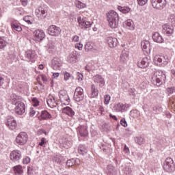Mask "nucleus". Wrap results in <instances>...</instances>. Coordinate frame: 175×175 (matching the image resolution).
I'll use <instances>...</instances> for the list:
<instances>
[{
	"label": "nucleus",
	"instance_id": "f8f14e48",
	"mask_svg": "<svg viewBox=\"0 0 175 175\" xmlns=\"http://www.w3.org/2000/svg\"><path fill=\"white\" fill-rule=\"evenodd\" d=\"M22 157L21 151L18 150H14L10 153V159L12 162H20V159H21Z\"/></svg>",
	"mask_w": 175,
	"mask_h": 175
},
{
	"label": "nucleus",
	"instance_id": "aec40b11",
	"mask_svg": "<svg viewBox=\"0 0 175 175\" xmlns=\"http://www.w3.org/2000/svg\"><path fill=\"white\" fill-rule=\"evenodd\" d=\"M94 83L99 84V87H103L105 84V78H103L102 75H96L93 77Z\"/></svg>",
	"mask_w": 175,
	"mask_h": 175
},
{
	"label": "nucleus",
	"instance_id": "bb28decb",
	"mask_svg": "<svg viewBox=\"0 0 175 175\" xmlns=\"http://www.w3.org/2000/svg\"><path fill=\"white\" fill-rule=\"evenodd\" d=\"M129 57V51H128L126 50H123L120 55V59L122 62H123V64H125V62H126V61H128Z\"/></svg>",
	"mask_w": 175,
	"mask_h": 175
},
{
	"label": "nucleus",
	"instance_id": "0eeeda50",
	"mask_svg": "<svg viewBox=\"0 0 175 175\" xmlns=\"http://www.w3.org/2000/svg\"><path fill=\"white\" fill-rule=\"evenodd\" d=\"M151 4L154 9L162 10L166 6V1L165 0H150Z\"/></svg>",
	"mask_w": 175,
	"mask_h": 175
},
{
	"label": "nucleus",
	"instance_id": "f3484780",
	"mask_svg": "<svg viewBox=\"0 0 175 175\" xmlns=\"http://www.w3.org/2000/svg\"><path fill=\"white\" fill-rule=\"evenodd\" d=\"M129 107H131V105L129 104L118 103L115 105V110L118 112L121 111V113H124V111H126Z\"/></svg>",
	"mask_w": 175,
	"mask_h": 175
},
{
	"label": "nucleus",
	"instance_id": "09e8293b",
	"mask_svg": "<svg viewBox=\"0 0 175 175\" xmlns=\"http://www.w3.org/2000/svg\"><path fill=\"white\" fill-rule=\"evenodd\" d=\"M110 99H111L110 95H109V94L105 95V104L109 105V103L110 102Z\"/></svg>",
	"mask_w": 175,
	"mask_h": 175
},
{
	"label": "nucleus",
	"instance_id": "c03bdc74",
	"mask_svg": "<svg viewBox=\"0 0 175 175\" xmlns=\"http://www.w3.org/2000/svg\"><path fill=\"white\" fill-rule=\"evenodd\" d=\"M31 102L33 103V106H34L35 107H36L37 106H39V100H38V98H33L31 99Z\"/></svg>",
	"mask_w": 175,
	"mask_h": 175
},
{
	"label": "nucleus",
	"instance_id": "c9c22d12",
	"mask_svg": "<svg viewBox=\"0 0 175 175\" xmlns=\"http://www.w3.org/2000/svg\"><path fill=\"white\" fill-rule=\"evenodd\" d=\"M15 174H23V166L18 165L14 167Z\"/></svg>",
	"mask_w": 175,
	"mask_h": 175
},
{
	"label": "nucleus",
	"instance_id": "c85d7f7f",
	"mask_svg": "<svg viewBox=\"0 0 175 175\" xmlns=\"http://www.w3.org/2000/svg\"><path fill=\"white\" fill-rule=\"evenodd\" d=\"M125 25L127 29H130V31L135 30V23H133V21L132 20L129 19L126 21Z\"/></svg>",
	"mask_w": 175,
	"mask_h": 175
},
{
	"label": "nucleus",
	"instance_id": "72a5a7b5",
	"mask_svg": "<svg viewBox=\"0 0 175 175\" xmlns=\"http://www.w3.org/2000/svg\"><path fill=\"white\" fill-rule=\"evenodd\" d=\"M41 118L42 120H49V118H51V114L47 111H42L41 112Z\"/></svg>",
	"mask_w": 175,
	"mask_h": 175
},
{
	"label": "nucleus",
	"instance_id": "6e6d98bb",
	"mask_svg": "<svg viewBox=\"0 0 175 175\" xmlns=\"http://www.w3.org/2000/svg\"><path fill=\"white\" fill-rule=\"evenodd\" d=\"M35 114H36V111H35V109H33V108H30L29 116L30 117H33V116H35Z\"/></svg>",
	"mask_w": 175,
	"mask_h": 175
},
{
	"label": "nucleus",
	"instance_id": "603ef678",
	"mask_svg": "<svg viewBox=\"0 0 175 175\" xmlns=\"http://www.w3.org/2000/svg\"><path fill=\"white\" fill-rule=\"evenodd\" d=\"M83 74L80 73V72H77V80L79 81H83Z\"/></svg>",
	"mask_w": 175,
	"mask_h": 175
},
{
	"label": "nucleus",
	"instance_id": "a211bd4d",
	"mask_svg": "<svg viewBox=\"0 0 175 175\" xmlns=\"http://www.w3.org/2000/svg\"><path fill=\"white\" fill-rule=\"evenodd\" d=\"M107 42L111 49H114L118 46V40L113 37H107L106 38Z\"/></svg>",
	"mask_w": 175,
	"mask_h": 175
},
{
	"label": "nucleus",
	"instance_id": "ddd939ff",
	"mask_svg": "<svg viewBox=\"0 0 175 175\" xmlns=\"http://www.w3.org/2000/svg\"><path fill=\"white\" fill-rule=\"evenodd\" d=\"M33 36L36 42H42L46 38V34L43 30L37 29L33 31Z\"/></svg>",
	"mask_w": 175,
	"mask_h": 175
},
{
	"label": "nucleus",
	"instance_id": "5701e85b",
	"mask_svg": "<svg viewBox=\"0 0 175 175\" xmlns=\"http://www.w3.org/2000/svg\"><path fill=\"white\" fill-rule=\"evenodd\" d=\"M150 64V59L148 57H144L140 62H137V66L142 69H144L148 66Z\"/></svg>",
	"mask_w": 175,
	"mask_h": 175
},
{
	"label": "nucleus",
	"instance_id": "3c124183",
	"mask_svg": "<svg viewBox=\"0 0 175 175\" xmlns=\"http://www.w3.org/2000/svg\"><path fill=\"white\" fill-rule=\"evenodd\" d=\"M64 75L65 81H68V80H69V79H70V74L68 72H64Z\"/></svg>",
	"mask_w": 175,
	"mask_h": 175
},
{
	"label": "nucleus",
	"instance_id": "a878e982",
	"mask_svg": "<svg viewBox=\"0 0 175 175\" xmlns=\"http://www.w3.org/2000/svg\"><path fill=\"white\" fill-rule=\"evenodd\" d=\"M47 105L49 107H55L58 105V101L55 99V97L51 96L48 97Z\"/></svg>",
	"mask_w": 175,
	"mask_h": 175
},
{
	"label": "nucleus",
	"instance_id": "473e14b6",
	"mask_svg": "<svg viewBox=\"0 0 175 175\" xmlns=\"http://www.w3.org/2000/svg\"><path fill=\"white\" fill-rule=\"evenodd\" d=\"M107 173L109 175H116L117 174V171L116 170V168L114 167V166L111 165H109L107 166Z\"/></svg>",
	"mask_w": 175,
	"mask_h": 175
},
{
	"label": "nucleus",
	"instance_id": "13d9d810",
	"mask_svg": "<svg viewBox=\"0 0 175 175\" xmlns=\"http://www.w3.org/2000/svg\"><path fill=\"white\" fill-rule=\"evenodd\" d=\"M75 49H78V50H80V51L83 50V44L81 43H77L75 44Z\"/></svg>",
	"mask_w": 175,
	"mask_h": 175
},
{
	"label": "nucleus",
	"instance_id": "4468645a",
	"mask_svg": "<svg viewBox=\"0 0 175 175\" xmlns=\"http://www.w3.org/2000/svg\"><path fill=\"white\" fill-rule=\"evenodd\" d=\"M5 124L11 131H14L17 128V122L14 120V118H8Z\"/></svg>",
	"mask_w": 175,
	"mask_h": 175
},
{
	"label": "nucleus",
	"instance_id": "7ed1b4c3",
	"mask_svg": "<svg viewBox=\"0 0 175 175\" xmlns=\"http://www.w3.org/2000/svg\"><path fill=\"white\" fill-rule=\"evenodd\" d=\"M107 18L110 28L114 29L118 27L120 18L118 17V14H117L114 10H111L107 14Z\"/></svg>",
	"mask_w": 175,
	"mask_h": 175
},
{
	"label": "nucleus",
	"instance_id": "864d4df0",
	"mask_svg": "<svg viewBox=\"0 0 175 175\" xmlns=\"http://www.w3.org/2000/svg\"><path fill=\"white\" fill-rule=\"evenodd\" d=\"M39 146H40L41 147H44L46 146V138L42 137L41 139V141L39 143Z\"/></svg>",
	"mask_w": 175,
	"mask_h": 175
},
{
	"label": "nucleus",
	"instance_id": "6e6552de",
	"mask_svg": "<svg viewBox=\"0 0 175 175\" xmlns=\"http://www.w3.org/2000/svg\"><path fill=\"white\" fill-rule=\"evenodd\" d=\"M59 98L61 103L64 105H69L70 102V99L69 98V96L68 95V92L66 90H60L59 92Z\"/></svg>",
	"mask_w": 175,
	"mask_h": 175
},
{
	"label": "nucleus",
	"instance_id": "4be33fe9",
	"mask_svg": "<svg viewBox=\"0 0 175 175\" xmlns=\"http://www.w3.org/2000/svg\"><path fill=\"white\" fill-rule=\"evenodd\" d=\"M36 57V54L35 53V51H26L25 58L27 59V61H31V62H35Z\"/></svg>",
	"mask_w": 175,
	"mask_h": 175
},
{
	"label": "nucleus",
	"instance_id": "423d86ee",
	"mask_svg": "<svg viewBox=\"0 0 175 175\" xmlns=\"http://www.w3.org/2000/svg\"><path fill=\"white\" fill-rule=\"evenodd\" d=\"M163 169L165 172L170 173L174 170V163L173 159L168 157L163 163Z\"/></svg>",
	"mask_w": 175,
	"mask_h": 175
},
{
	"label": "nucleus",
	"instance_id": "79ce46f5",
	"mask_svg": "<svg viewBox=\"0 0 175 175\" xmlns=\"http://www.w3.org/2000/svg\"><path fill=\"white\" fill-rule=\"evenodd\" d=\"M135 143L139 144V146H142L144 143V138L143 137H137L135 138Z\"/></svg>",
	"mask_w": 175,
	"mask_h": 175
},
{
	"label": "nucleus",
	"instance_id": "052dcab7",
	"mask_svg": "<svg viewBox=\"0 0 175 175\" xmlns=\"http://www.w3.org/2000/svg\"><path fill=\"white\" fill-rule=\"evenodd\" d=\"M8 57L11 61H14V59H16V55H14V53H10Z\"/></svg>",
	"mask_w": 175,
	"mask_h": 175
},
{
	"label": "nucleus",
	"instance_id": "412c9836",
	"mask_svg": "<svg viewBox=\"0 0 175 175\" xmlns=\"http://www.w3.org/2000/svg\"><path fill=\"white\" fill-rule=\"evenodd\" d=\"M87 126L81 125L77 128V131L79 133L80 136L81 137H86V136H88V130Z\"/></svg>",
	"mask_w": 175,
	"mask_h": 175
},
{
	"label": "nucleus",
	"instance_id": "b1692460",
	"mask_svg": "<svg viewBox=\"0 0 175 175\" xmlns=\"http://www.w3.org/2000/svg\"><path fill=\"white\" fill-rule=\"evenodd\" d=\"M141 47L144 51H146V53H150L151 50L150 42L146 40L142 41Z\"/></svg>",
	"mask_w": 175,
	"mask_h": 175
},
{
	"label": "nucleus",
	"instance_id": "e433bc0d",
	"mask_svg": "<svg viewBox=\"0 0 175 175\" xmlns=\"http://www.w3.org/2000/svg\"><path fill=\"white\" fill-rule=\"evenodd\" d=\"M11 27L14 31H17V32H21L23 31V28L21 26L18 25L17 23H11Z\"/></svg>",
	"mask_w": 175,
	"mask_h": 175
},
{
	"label": "nucleus",
	"instance_id": "bf43d9fd",
	"mask_svg": "<svg viewBox=\"0 0 175 175\" xmlns=\"http://www.w3.org/2000/svg\"><path fill=\"white\" fill-rule=\"evenodd\" d=\"M120 124L122 126H124V128L128 126V124L126 123L125 118H123L120 120Z\"/></svg>",
	"mask_w": 175,
	"mask_h": 175
},
{
	"label": "nucleus",
	"instance_id": "9d476101",
	"mask_svg": "<svg viewBox=\"0 0 175 175\" xmlns=\"http://www.w3.org/2000/svg\"><path fill=\"white\" fill-rule=\"evenodd\" d=\"M154 61L155 64L159 66L167 65V62H169V58L167 57V56L157 55L154 57Z\"/></svg>",
	"mask_w": 175,
	"mask_h": 175
},
{
	"label": "nucleus",
	"instance_id": "37998d69",
	"mask_svg": "<svg viewBox=\"0 0 175 175\" xmlns=\"http://www.w3.org/2000/svg\"><path fill=\"white\" fill-rule=\"evenodd\" d=\"M168 20H169L170 23H172V25H174L175 27V15L174 14L170 15Z\"/></svg>",
	"mask_w": 175,
	"mask_h": 175
},
{
	"label": "nucleus",
	"instance_id": "5fc2aeb1",
	"mask_svg": "<svg viewBox=\"0 0 175 175\" xmlns=\"http://www.w3.org/2000/svg\"><path fill=\"white\" fill-rule=\"evenodd\" d=\"M124 173H126L127 175L132 174V169H131L129 167H126Z\"/></svg>",
	"mask_w": 175,
	"mask_h": 175
},
{
	"label": "nucleus",
	"instance_id": "e2e57ef3",
	"mask_svg": "<svg viewBox=\"0 0 175 175\" xmlns=\"http://www.w3.org/2000/svg\"><path fill=\"white\" fill-rule=\"evenodd\" d=\"M21 2L23 6H27L28 5V0H21Z\"/></svg>",
	"mask_w": 175,
	"mask_h": 175
},
{
	"label": "nucleus",
	"instance_id": "f03ea898",
	"mask_svg": "<svg viewBox=\"0 0 175 175\" xmlns=\"http://www.w3.org/2000/svg\"><path fill=\"white\" fill-rule=\"evenodd\" d=\"M166 80V75L162 72L160 71H156L153 76L152 77V83L154 84V85H157V87H160L165 83V81Z\"/></svg>",
	"mask_w": 175,
	"mask_h": 175
},
{
	"label": "nucleus",
	"instance_id": "69168bd1",
	"mask_svg": "<svg viewBox=\"0 0 175 175\" xmlns=\"http://www.w3.org/2000/svg\"><path fill=\"white\" fill-rule=\"evenodd\" d=\"M72 42H79V36H74L72 37Z\"/></svg>",
	"mask_w": 175,
	"mask_h": 175
},
{
	"label": "nucleus",
	"instance_id": "39448f33",
	"mask_svg": "<svg viewBox=\"0 0 175 175\" xmlns=\"http://www.w3.org/2000/svg\"><path fill=\"white\" fill-rule=\"evenodd\" d=\"M77 21L79 23V27L81 28H85V29L91 28V25H92V23L90 22L88 19L84 16H79L77 18Z\"/></svg>",
	"mask_w": 175,
	"mask_h": 175
},
{
	"label": "nucleus",
	"instance_id": "0e129e2a",
	"mask_svg": "<svg viewBox=\"0 0 175 175\" xmlns=\"http://www.w3.org/2000/svg\"><path fill=\"white\" fill-rule=\"evenodd\" d=\"M170 103L172 104V106H175V96L172 98V99L170 100Z\"/></svg>",
	"mask_w": 175,
	"mask_h": 175
},
{
	"label": "nucleus",
	"instance_id": "4c0bfd02",
	"mask_svg": "<svg viewBox=\"0 0 175 175\" xmlns=\"http://www.w3.org/2000/svg\"><path fill=\"white\" fill-rule=\"evenodd\" d=\"M76 162H79V159H71L67 161L66 162V166H68V167H70L73 166L76 163Z\"/></svg>",
	"mask_w": 175,
	"mask_h": 175
},
{
	"label": "nucleus",
	"instance_id": "2eb2a0df",
	"mask_svg": "<svg viewBox=\"0 0 175 175\" xmlns=\"http://www.w3.org/2000/svg\"><path fill=\"white\" fill-rule=\"evenodd\" d=\"M48 33L51 36H59L61 34V28L55 25H51L48 28Z\"/></svg>",
	"mask_w": 175,
	"mask_h": 175
},
{
	"label": "nucleus",
	"instance_id": "6ab92c4d",
	"mask_svg": "<svg viewBox=\"0 0 175 175\" xmlns=\"http://www.w3.org/2000/svg\"><path fill=\"white\" fill-rule=\"evenodd\" d=\"M163 32L165 35H167V36H172L174 32L173 27L169 24H164L163 25Z\"/></svg>",
	"mask_w": 175,
	"mask_h": 175
},
{
	"label": "nucleus",
	"instance_id": "1a4fd4ad",
	"mask_svg": "<svg viewBox=\"0 0 175 175\" xmlns=\"http://www.w3.org/2000/svg\"><path fill=\"white\" fill-rule=\"evenodd\" d=\"M74 99L76 102H81L84 99V90L83 88L78 87L75 89Z\"/></svg>",
	"mask_w": 175,
	"mask_h": 175
},
{
	"label": "nucleus",
	"instance_id": "a18cd8bd",
	"mask_svg": "<svg viewBox=\"0 0 175 175\" xmlns=\"http://www.w3.org/2000/svg\"><path fill=\"white\" fill-rule=\"evenodd\" d=\"M31 18H32V16H27L23 18L24 21L27 23V24H32V22H31Z\"/></svg>",
	"mask_w": 175,
	"mask_h": 175
},
{
	"label": "nucleus",
	"instance_id": "7c9ffc66",
	"mask_svg": "<svg viewBox=\"0 0 175 175\" xmlns=\"http://www.w3.org/2000/svg\"><path fill=\"white\" fill-rule=\"evenodd\" d=\"M63 113H65V114H67V116H69L70 117H73V116H75V111L69 107H64L63 109Z\"/></svg>",
	"mask_w": 175,
	"mask_h": 175
},
{
	"label": "nucleus",
	"instance_id": "9b49d317",
	"mask_svg": "<svg viewBox=\"0 0 175 175\" xmlns=\"http://www.w3.org/2000/svg\"><path fill=\"white\" fill-rule=\"evenodd\" d=\"M79 59L80 54H79L76 51H74L67 57V62L69 64H76Z\"/></svg>",
	"mask_w": 175,
	"mask_h": 175
},
{
	"label": "nucleus",
	"instance_id": "cd10ccee",
	"mask_svg": "<svg viewBox=\"0 0 175 175\" xmlns=\"http://www.w3.org/2000/svg\"><path fill=\"white\" fill-rule=\"evenodd\" d=\"M152 39L156 43H163V38L158 32H155L152 35Z\"/></svg>",
	"mask_w": 175,
	"mask_h": 175
},
{
	"label": "nucleus",
	"instance_id": "338daca9",
	"mask_svg": "<svg viewBox=\"0 0 175 175\" xmlns=\"http://www.w3.org/2000/svg\"><path fill=\"white\" fill-rule=\"evenodd\" d=\"M124 151L126 152V154H128L129 152V148L126 147V145L124 146Z\"/></svg>",
	"mask_w": 175,
	"mask_h": 175
},
{
	"label": "nucleus",
	"instance_id": "a19ab883",
	"mask_svg": "<svg viewBox=\"0 0 175 175\" xmlns=\"http://www.w3.org/2000/svg\"><path fill=\"white\" fill-rule=\"evenodd\" d=\"M64 159V157L61 155L56 154L53 157V161L57 163H61Z\"/></svg>",
	"mask_w": 175,
	"mask_h": 175
},
{
	"label": "nucleus",
	"instance_id": "f704fd0d",
	"mask_svg": "<svg viewBox=\"0 0 175 175\" xmlns=\"http://www.w3.org/2000/svg\"><path fill=\"white\" fill-rule=\"evenodd\" d=\"M75 6L77 9H84L87 8V5L80 1H75Z\"/></svg>",
	"mask_w": 175,
	"mask_h": 175
},
{
	"label": "nucleus",
	"instance_id": "680f3d73",
	"mask_svg": "<svg viewBox=\"0 0 175 175\" xmlns=\"http://www.w3.org/2000/svg\"><path fill=\"white\" fill-rule=\"evenodd\" d=\"M5 84V78L0 77V87H2Z\"/></svg>",
	"mask_w": 175,
	"mask_h": 175
},
{
	"label": "nucleus",
	"instance_id": "2f4dec72",
	"mask_svg": "<svg viewBox=\"0 0 175 175\" xmlns=\"http://www.w3.org/2000/svg\"><path fill=\"white\" fill-rule=\"evenodd\" d=\"M78 152L81 155H84L88 152V149H87V147H85L84 145H79L78 148Z\"/></svg>",
	"mask_w": 175,
	"mask_h": 175
},
{
	"label": "nucleus",
	"instance_id": "c756f323",
	"mask_svg": "<svg viewBox=\"0 0 175 175\" xmlns=\"http://www.w3.org/2000/svg\"><path fill=\"white\" fill-rule=\"evenodd\" d=\"M91 92L90 98H96L99 94V91L94 84L91 85Z\"/></svg>",
	"mask_w": 175,
	"mask_h": 175
},
{
	"label": "nucleus",
	"instance_id": "f257e3e1",
	"mask_svg": "<svg viewBox=\"0 0 175 175\" xmlns=\"http://www.w3.org/2000/svg\"><path fill=\"white\" fill-rule=\"evenodd\" d=\"M11 103L15 105L14 111L18 116H23L25 113V104L20 100L18 96L14 94L11 96Z\"/></svg>",
	"mask_w": 175,
	"mask_h": 175
},
{
	"label": "nucleus",
	"instance_id": "774afa93",
	"mask_svg": "<svg viewBox=\"0 0 175 175\" xmlns=\"http://www.w3.org/2000/svg\"><path fill=\"white\" fill-rule=\"evenodd\" d=\"M41 79L42 81H47V77H46V75H41Z\"/></svg>",
	"mask_w": 175,
	"mask_h": 175
},
{
	"label": "nucleus",
	"instance_id": "8fccbe9b",
	"mask_svg": "<svg viewBox=\"0 0 175 175\" xmlns=\"http://www.w3.org/2000/svg\"><path fill=\"white\" fill-rule=\"evenodd\" d=\"M137 2L139 6H144V5L148 2V0H137Z\"/></svg>",
	"mask_w": 175,
	"mask_h": 175
},
{
	"label": "nucleus",
	"instance_id": "393cba45",
	"mask_svg": "<svg viewBox=\"0 0 175 175\" xmlns=\"http://www.w3.org/2000/svg\"><path fill=\"white\" fill-rule=\"evenodd\" d=\"M36 16L40 18V20H42V18H46L47 16V14L46 13V11L42 8H39L38 10H36Z\"/></svg>",
	"mask_w": 175,
	"mask_h": 175
},
{
	"label": "nucleus",
	"instance_id": "20e7f679",
	"mask_svg": "<svg viewBox=\"0 0 175 175\" xmlns=\"http://www.w3.org/2000/svg\"><path fill=\"white\" fill-rule=\"evenodd\" d=\"M15 142L19 146H24L28 142V134L25 132H21L16 137Z\"/></svg>",
	"mask_w": 175,
	"mask_h": 175
},
{
	"label": "nucleus",
	"instance_id": "49530a36",
	"mask_svg": "<svg viewBox=\"0 0 175 175\" xmlns=\"http://www.w3.org/2000/svg\"><path fill=\"white\" fill-rule=\"evenodd\" d=\"M153 111H154L155 114H159L162 111V107H154Z\"/></svg>",
	"mask_w": 175,
	"mask_h": 175
},
{
	"label": "nucleus",
	"instance_id": "58836bf2",
	"mask_svg": "<svg viewBox=\"0 0 175 175\" xmlns=\"http://www.w3.org/2000/svg\"><path fill=\"white\" fill-rule=\"evenodd\" d=\"M118 10H120V12H121L122 13H129V12H131V8H129V7H121L119 6L118 8Z\"/></svg>",
	"mask_w": 175,
	"mask_h": 175
},
{
	"label": "nucleus",
	"instance_id": "4d7b16f0",
	"mask_svg": "<svg viewBox=\"0 0 175 175\" xmlns=\"http://www.w3.org/2000/svg\"><path fill=\"white\" fill-rule=\"evenodd\" d=\"M167 94H173L174 92H175V88L174 87H171V88H168L167 89Z\"/></svg>",
	"mask_w": 175,
	"mask_h": 175
},
{
	"label": "nucleus",
	"instance_id": "ea45409f",
	"mask_svg": "<svg viewBox=\"0 0 175 175\" xmlns=\"http://www.w3.org/2000/svg\"><path fill=\"white\" fill-rule=\"evenodd\" d=\"M6 46H8V42L5 40V38H0V50H3Z\"/></svg>",
	"mask_w": 175,
	"mask_h": 175
},
{
	"label": "nucleus",
	"instance_id": "de8ad7c7",
	"mask_svg": "<svg viewBox=\"0 0 175 175\" xmlns=\"http://www.w3.org/2000/svg\"><path fill=\"white\" fill-rule=\"evenodd\" d=\"M29 162H31V158H29V157H25V158H23V163H24L25 165H27V163H29Z\"/></svg>",
	"mask_w": 175,
	"mask_h": 175
},
{
	"label": "nucleus",
	"instance_id": "dca6fc26",
	"mask_svg": "<svg viewBox=\"0 0 175 175\" xmlns=\"http://www.w3.org/2000/svg\"><path fill=\"white\" fill-rule=\"evenodd\" d=\"M51 66L54 70H59L62 66V61L58 57H54L51 61Z\"/></svg>",
	"mask_w": 175,
	"mask_h": 175
}]
</instances>
